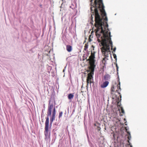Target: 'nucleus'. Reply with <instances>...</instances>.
Returning <instances> with one entry per match:
<instances>
[{
	"instance_id": "nucleus-1",
	"label": "nucleus",
	"mask_w": 147,
	"mask_h": 147,
	"mask_svg": "<svg viewBox=\"0 0 147 147\" xmlns=\"http://www.w3.org/2000/svg\"><path fill=\"white\" fill-rule=\"evenodd\" d=\"M93 5L90 7L91 13L95 15V26L96 28V35L98 38L97 40L102 47L100 49L102 55L105 56L102 60L104 66H105L106 61L108 60L107 58L109 55L111 56L110 46L113 50L112 43L111 40V32H109L108 28V25L107 14L104 9V6L102 1H94Z\"/></svg>"
},
{
	"instance_id": "nucleus-2",
	"label": "nucleus",
	"mask_w": 147,
	"mask_h": 147,
	"mask_svg": "<svg viewBox=\"0 0 147 147\" xmlns=\"http://www.w3.org/2000/svg\"><path fill=\"white\" fill-rule=\"evenodd\" d=\"M96 52L94 51H91V55L89 57L88 60L89 61L90 67H89L90 72L88 74V76L87 77L86 81L87 83V86H88V84H91L92 82V79L93 78L92 75L94 74V71L95 67V54Z\"/></svg>"
},
{
	"instance_id": "nucleus-3",
	"label": "nucleus",
	"mask_w": 147,
	"mask_h": 147,
	"mask_svg": "<svg viewBox=\"0 0 147 147\" xmlns=\"http://www.w3.org/2000/svg\"><path fill=\"white\" fill-rule=\"evenodd\" d=\"M47 117L46 118V121L49 122V117H50V123L51 125L54 120L55 119L56 115V110L55 106L53 104H50L49 102L47 111Z\"/></svg>"
},
{
	"instance_id": "nucleus-4",
	"label": "nucleus",
	"mask_w": 147,
	"mask_h": 147,
	"mask_svg": "<svg viewBox=\"0 0 147 147\" xmlns=\"http://www.w3.org/2000/svg\"><path fill=\"white\" fill-rule=\"evenodd\" d=\"M121 91V89L120 88V82L119 81V82L117 84V87H115L114 86H112L111 88V94H113L114 93L117 92L119 94L120 98L118 97V100L119 102L121 100V95L120 93ZM118 104L119 102H118Z\"/></svg>"
},
{
	"instance_id": "nucleus-5",
	"label": "nucleus",
	"mask_w": 147,
	"mask_h": 147,
	"mask_svg": "<svg viewBox=\"0 0 147 147\" xmlns=\"http://www.w3.org/2000/svg\"><path fill=\"white\" fill-rule=\"evenodd\" d=\"M49 123L48 121H45V139L47 138H50V133L49 132Z\"/></svg>"
},
{
	"instance_id": "nucleus-6",
	"label": "nucleus",
	"mask_w": 147,
	"mask_h": 147,
	"mask_svg": "<svg viewBox=\"0 0 147 147\" xmlns=\"http://www.w3.org/2000/svg\"><path fill=\"white\" fill-rule=\"evenodd\" d=\"M109 83V82L107 81L104 82L100 85V88H106L108 85Z\"/></svg>"
},
{
	"instance_id": "nucleus-7",
	"label": "nucleus",
	"mask_w": 147,
	"mask_h": 147,
	"mask_svg": "<svg viewBox=\"0 0 147 147\" xmlns=\"http://www.w3.org/2000/svg\"><path fill=\"white\" fill-rule=\"evenodd\" d=\"M73 49L71 46L69 45H67L66 46V49L68 52H70Z\"/></svg>"
},
{
	"instance_id": "nucleus-8",
	"label": "nucleus",
	"mask_w": 147,
	"mask_h": 147,
	"mask_svg": "<svg viewBox=\"0 0 147 147\" xmlns=\"http://www.w3.org/2000/svg\"><path fill=\"white\" fill-rule=\"evenodd\" d=\"M74 95L73 94H69L68 95V99L71 101L72 99L73 98Z\"/></svg>"
},
{
	"instance_id": "nucleus-9",
	"label": "nucleus",
	"mask_w": 147,
	"mask_h": 147,
	"mask_svg": "<svg viewBox=\"0 0 147 147\" xmlns=\"http://www.w3.org/2000/svg\"><path fill=\"white\" fill-rule=\"evenodd\" d=\"M110 78V76L109 74H106L105 76V80H109Z\"/></svg>"
},
{
	"instance_id": "nucleus-10",
	"label": "nucleus",
	"mask_w": 147,
	"mask_h": 147,
	"mask_svg": "<svg viewBox=\"0 0 147 147\" xmlns=\"http://www.w3.org/2000/svg\"><path fill=\"white\" fill-rule=\"evenodd\" d=\"M88 43L85 44L84 46V50H86L88 49Z\"/></svg>"
},
{
	"instance_id": "nucleus-11",
	"label": "nucleus",
	"mask_w": 147,
	"mask_h": 147,
	"mask_svg": "<svg viewBox=\"0 0 147 147\" xmlns=\"http://www.w3.org/2000/svg\"><path fill=\"white\" fill-rule=\"evenodd\" d=\"M127 133L129 135L128 136L127 138L128 139V142L129 143V140H130L131 138V136H130V134L129 131H127Z\"/></svg>"
},
{
	"instance_id": "nucleus-12",
	"label": "nucleus",
	"mask_w": 147,
	"mask_h": 147,
	"mask_svg": "<svg viewBox=\"0 0 147 147\" xmlns=\"http://www.w3.org/2000/svg\"><path fill=\"white\" fill-rule=\"evenodd\" d=\"M63 112L61 111L59 113V118L60 119L62 116Z\"/></svg>"
},
{
	"instance_id": "nucleus-13",
	"label": "nucleus",
	"mask_w": 147,
	"mask_h": 147,
	"mask_svg": "<svg viewBox=\"0 0 147 147\" xmlns=\"http://www.w3.org/2000/svg\"><path fill=\"white\" fill-rule=\"evenodd\" d=\"M112 53L113 54V57L114 59H115L116 60L117 59V56L115 54H114L113 52H112Z\"/></svg>"
},
{
	"instance_id": "nucleus-14",
	"label": "nucleus",
	"mask_w": 147,
	"mask_h": 147,
	"mask_svg": "<svg viewBox=\"0 0 147 147\" xmlns=\"http://www.w3.org/2000/svg\"><path fill=\"white\" fill-rule=\"evenodd\" d=\"M121 111L122 113H124V111L122 107H121Z\"/></svg>"
},
{
	"instance_id": "nucleus-15",
	"label": "nucleus",
	"mask_w": 147,
	"mask_h": 147,
	"mask_svg": "<svg viewBox=\"0 0 147 147\" xmlns=\"http://www.w3.org/2000/svg\"><path fill=\"white\" fill-rule=\"evenodd\" d=\"M93 17L92 16V15L91 16V19L92 21L93 22Z\"/></svg>"
},
{
	"instance_id": "nucleus-16",
	"label": "nucleus",
	"mask_w": 147,
	"mask_h": 147,
	"mask_svg": "<svg viewBox=\"0 0 147 147\" xmlns=\"http://www.w3.org/2000/svg\"><path fill=\"white\" fill-rule=\"evenodd\" d=\"M116 50V47H115L114 48V49H113V52H115V50Z\"/></svg>"
},
{
	"instance_id": "nucleus-17",
	"label": "nucleus",
	"mask_w": 147,
	"mask_h": 147,
	"mask_svg": "<svg viewBox=\"0 0 147 147\" xmlns=\"http://www.w3.org/2000/svg\"><path fill=\"white\" fill-rule=\"evenodd\" d=\"M116 67L117 68V71L118 70V66H117V65L116 64Z\"/></svg>"
},
{
	"instance_id": "nucleus-18",
	"label": "nucleus",
	"mask_w": 147,
	"mask_h": 147,
	"mask_svg": "<svg viewBox=\"0 0 147 147\" xmlns=\"http://www.w3.org/2000/svg\"><path fill=\"white\" fill-rule=\"evenodd\" d=\"M131 147H133L132 146H130Z\"/></svg>"
},
{
	"instance_id": "nucleus-19",
	"label": "nucleus",
	"mask_w": 147,
	"mask_h": 147,
	"mask_svg": "<svg viewBox=\"0 0 147 147\" xmlns=\"http://www.w3.org/2000/svg\"><path fill=\"white\" fill-rule=\"evenodd\" d=\"M125 129L127 131V129L126 128H125Z\"/></svg>"
}]
</instances>
